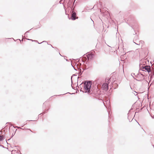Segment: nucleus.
Listing matches in <instances>:
<instances>
[{
	"label": "nucleus",
	"instance_id": "423d86ee",
	"mask_svg": "<svg viewBox=\"0 0 154 154\" xmlns=\"http://www.w3.org/2000/svg\"><path fill=\"white\" fill-rule=\"evenodd\" d=\"M32 132V131L31 130L29 129L26 131V134L27 135H29Z\"/></svg>",
	"mask_w": 154,
	"mask_h": 154
},
{
	"label": "nucleus",
	"instance_id": "7ed1b4c3",
	"mask_svg": "<svg viewBox=\"0 0 154 154\" xmlns=\"http://www.w3.org/2000/svg\"><path fill=\"white\" fill-rule=\"evenodd\" d=\"M72 13L71 18L72 20H75L76 18L77 19L78 18V17H76V13L73 11H72Z\"/></svg>",
	"mask_w": 154,
	"mask_h": 154
},
{
	"label": "nucleus",
	"instance_id": "0eeeda50",
	"mask_svg": "<svg viewBox=\"0 0 154 154\" xmlns=\"http://www.w3.org/2000/svg\"><path fill=\"white\" fill-rule=\"evenodd\" d=\"M3 136H0V140H2L3 139Z\"/></svg>",
	"mask_w": 154,
	"mask_h": 154
},
{
	"label": "nucleus",
	"instance_id": "f257e3e1",
	"mask_svg": "<svg viewBox=\"0 0 154 154\" xmlns=\"http://www.w3.org/2000/svg\"><path fill=\"white\" fill-rule=\"evenodd\" d=\"M85 85L84 86V91L90 94L91 93L90 89L91 87V83L89 82H86L85 83Z\"/></svg>",
	"mask_w": 154,
	"mask_h": 154
},
{
	"label": "nucleus",
	"instance_id": "f03ea898",
	"mask_svg": "<svg viewBox=\"0 0 154 154\" xmlns=\"http://www.w3.org/2000/svg\"><path fill=\"white\" fill-rule=\"evenodd\" d=\"M106 80H107V82L106 83H104L102 85V88L103 90L105 91H107L108 90V85L109 84V82H108L109 80V78L106 79Z\"/></svg>",
	"mask_w": 154,
	"mask_h": 154
},
{
	"label": "nucleus",
	"instance_id": "20e7f679",
	"mask_svg": "<svg viewBox=\"0 0 154 154\" xmlns=\"http://www.w3.org/2000/svg\"><path fill=\"white\" fill-rule=\"evenodd\" d=\"M143 70H146L148 72H149L150 71V67L148 66H145L143 68Z\"/></svg>",
	"mask_w": 154,
	"mask_h": 154
},
{
	"label": "nucleus",
	"instance_id": "39448f33",
	"mask_svg": "<svg viewBox=\"0 0 154 154\" xmlns=\"http://www.w3.org/2000/svg\"><path fill=\"white\" fill-rule=\"evenodd\" d=\"M87 56L88 60H91L93 57L94 55L90 53L88 54Z\"/></svg>",
	"mask_w": 154,
	"mask_h": 154
}]
</instances>
